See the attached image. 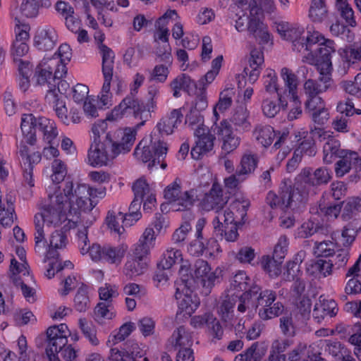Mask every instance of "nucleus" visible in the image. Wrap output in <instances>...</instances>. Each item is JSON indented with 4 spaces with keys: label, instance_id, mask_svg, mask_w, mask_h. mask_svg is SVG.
<instances>
[{
    "label": "nucleus",
    "instance_id": "nucleus-1",
    "mask_svg": "<svg viewBox=\"0 0 361 361\" xmlns=\"http://www.w3.org/2000/svg\"><path fill=\"white\" fill-rule=\"evenodd\" d=\"M254 299V307L258 310V315L263 320H269L278 317L283 312L284 307L281 302H275L276 293L270 289L262 290L259 286H254L250 291L240 295V303L237 310L244 313L249 307L250 300Z\"/></svg>",
    "mask_w": 361,
    "mask_h": 361
},
{
    "label": "nucleus",
    "instance_id": "nucleus-2",
    "mask_svg": "<svg viewBox=\"0 0 361 361\" xmlns=\"http://www.w3.org/2000/svg\"><path fill=\"white\" fill-rule=\"evenodd\" d=\"M48 200L49 202L42 207L41 212L35 216L36 245L42 241L44 244L47 243L45 239L44 226H46L47 228H55L66 220L65 214L63 213L65 201L63 194L61 192L49 194Z\"/></svg>",
    "mask_w": 361,
    "mask_h": 361
},
{
    "label": "nucleus",
    "instance_id": "nucleus-3",
    "mask_svg": "<svg viewBox=\"0 0 361 361\" xmlns=\"http://www.w3.org/2000/svg\"><path fill=\"white\" fill-rule=\"evenodd\" d=\"M159 92V88L155 85H150L147 90V102H144L138 99L131 93L130 96L124 98L118 106L112 110V115L116 117L123 116H133L141 121L137 124V128L144 126L147 121L151 118V113L157 106L155 97Z\"/></svg>",
    "mask_w": 361,
    "mask_h": 361
},
{
    "label": "nucleus",
    "instance_id": "nucleus-4",
    "mask_svg": "<svg viewBox=\"0 0 361 361\" xmlns=\"http://www.w3.org/2000/svg\"><path fill=\"white\" fill-rule=\"evenodd\" d=\"M334 41H327L321 45L319 54L316 60V66L319 72L318 78L324 85H319L315 80L309 79L304 84L305 94L310 97L318 96L322 92L326 91L331 83V54L335 52Z\"/></svg>",
    "mask_w": 361,
    "mask_h": 361
},
{
    "label": "nucleus",
    "instance_id": "nucleus-5",
    "mask_svg": "<svg viewBox=\"0 0 361 361\" xmlns=\"http://www.w3.org/2000/svg\"><path fill=\"white\" fill-rule=\"evenodd\" d=\"M138 128L136 125L134 128H126L114 131L111 135V145L106 147L98 166H106L120 154L129 152L135 142Z\"/></svg>",
    "mask_w": 361,
    "mask_h": 361
},
{
    "label": "nucleus",
    "instance_id": "nucleus-6",
    "mask_svg": "<svg viewBox=\"0 0 361 361\" xmlns=\"http://www.w3.org/2000/svg\"><path fill=\"white\" fill-rule=\"evenodd\" d=\"M112 113L106 116L104 120H99L94 123L92 127L93 141L88 151V161L90 165L97 166L99 165L100 157L106 149V147L110 146L111 135L113 132H106L108 124L106 121H113L118 118Z\"/></svg>",
    "mask_w": 361,
    "mask_h": 361
},
{
    "label": "nucleus",
    "instance_id": "nucleus-7",
    "mask_svg": "<svg viewBox=\"0 0 361 361\" xmlns=\"http://www.w3.org/2000/svg\"><path fill=\"white\" fill-rule=\"evenodd\" d=\"M63 196L64 203L68 202L69 212L78 214L80 210L91 211L97 204L90 201L89 186L85 184L74 183L71 180H66L63 188Z\"/></svg>",
    "mask_w": 361,
    "mask_h": 361
},
{
    "label": "nucleus",
    "instance_id": "nucleus-8",
    "mask_svg": "<svg viewBox=\"0 0 361 361\" xmlns=\"http://www.w3.org/2000/svg\"><path fill=\"white\" fill-rule=\"evenodd\" d=\"M267 203L272 208H281L282 209H294L299 207V203L302 200V196L299 192V188L295 185H287L283 181L279 189V194L276 195L269 191L267 195Z\"/></svg>",
    "mask_w": 361,
    "mask_h": 361
},
{
    "label": "nucleus",
    "instance_id": "nucleus-9",
    "mask_svg": "<svg viewBox=\"0 0 361 361\" xmlns=\"http://www.w3.org/2000/svg\"><path fill=\"white\" fill-rule=\"evenodd\" d=\"M142 141H141L136 147L134 155L142 162H149L147 167L152 169L154 166L160 164L161 168L164 169L166 168L167 164L164 161V159L167 154L168 147L166 142L159 140L152 142L147 146H141Z\"/></svg>",
    "mask_w": 361,
    "mask_h": 361
},
{
    "label": "nucleus",
    "instance_id": "nucleus-10",
    "mask_svg": "<svg viewBox=\"0 0 361 361\" xmlns=\"http://www.w3.org/2000/svg\"><path fill=\"white\" fill-rule=\"evenodd\" d=\"M331 173L326 167H319L313 171L311 168H304L295 178V186L299 192H308L312 188L328 184L331 180Z\"/></svg>",
    "mask_w": 361,
    "mask_h": 361
},
{
    "label": "nucleus",
    "instance_id": "nucleus-11",
    "mask_svg": "<svg viewBox=\"0 0 361 361\" xmlns=\"http://www.w3.org/2000/svg\"><path fill=\"white\" fill-rule=\"evenodd\" d=\"M98 48L102 56V70L104 79L102 92L108 93L113 78L115 54L112 49L105 44H99Z\"/></svg>",
    "mask_w": 361,
    "mask_h": 361
},
{
    "label": "nucleus",
    "instance_id": "nucleus-12",
    "mask_svg": "<svg viewBox=\"0 0 361 361\" xmlns=\"http://www.w3.org/2000/svg\"><path fill=\"white\" fill-rule=\"evenodd\" d=\"M194 268L195 276L200 279V283L202 286L205 294L209 293L218 278L216 272H210L211 268L208 262L201 259L195 261Z\"/></svg>",
    "mask_w": 361,
    "mask_h": 361
},
{
    "label": "nucleus",
    "instance_id": "nucleus-13",
    "mask_svg": "<svg viewBox=\"0 0 361 361\" xmlns=\"http://www.w3.org/2000/svg\"><path fill=\"white\" fill-rule=\"evenodd\" d=\"M155 240V231L152 228H147L135 245L131 257L138 259L148 262L147 256L149 254L150 249L154 246Z\"/></svg>",
    "mask_w": 361,
    "mask_h": 361
},
{
    "label": "nucleus",
    "instance_id": "nucleus-14",
    "mask_svg": "<svg viewBox=\"0 0 361 361\" xmlns=\"http://www.w3.org/2000/svg\"><path fill=\"white\" fill-rule=\"evenodd\" d=\"M227 200L223 196V190L217 183H214L209 191L205 194L202 199L203 208L207 211L222 209Z\"/></svg>",
    "mask_w": 361,
    "mask_h": 361
},
{
    "label": "nucleus",
    "instance_id": "nucleus-15",
    "mask_svg": "<svg viewBox=\"0 0 361 361\" xmlns=\"http://www.w3.org/2000/svg\"><path fill=\"white\" fill-rule=\"evenodd\" d=\"M338 158L340 159L336 162L334 169L336 176L338 178L349 173L353 166L361 165V158L355 152L348 151Z\"/></svg>",
    "mask_w": 361,
    "mask_h": 361
},
{
    "label": "nucleus",
    "instance_id": "nucleus-16",
    "mask_svg": "<svg viewBox=\"0 0 361 361\" xmlns=\"http://www.w3.org/2000/svg\"><path fill=\"white\" fill-rule=\"evenodd\" d=\"M249 35L254 37L260 44H265L271 39V35L267 25L257 18H252L247 22Z\"/></svg>",
    "mask_w": 361,
    "mask_h": 361
},
{
    "label": "nucleus",
    "instance_id": "nucleus-17",
    "mask_svg": "<svg viewBox=\"0 0 361 361\" xmlns=\"http://www.w3.org/2000/svg\"><path fill=\"white\" fill-rule=\"evenodd\" d=\"M38 126V118H35L32 114H25L22 116L20 128L25 139V142L30 145L36 142V130Z\"/></svg>",
    "mask_w": 361,
    "mask_h": 361
},
{
    "label": "nucleus",
    "instance_id": "nucleus-18",
    "mask_svg": "<svg viewBox=\"0 0 361 361\" xmlns=\"http://www.w3.org/2000/svg\"><path fill=\"white\" fill-rule=\"evenodd\" d=\"M249 206L250 202L248 200H243L240 201V200H236L231 207L232 209H237L238 210L241 207L240 211V221L237 220L238 217L235 216L233 210L231 209H226L224 212L223 225H231L234 224H240V225H243L245 223L243 219L247 215V211Z\"/></svg>",
    "mask_w": 361,
    "mask_h": 361
},
{
    "label": "nucleus",
    "instance_id": "nucleus-19",
    "mask_svg": "<svg viewBox=\"0 0 361 361\" xmlns=\"http://www.w3.org/2000/svg\"><path fill=\"white\" fill-rule=\"evenodd\" d=\"M35 46L39 50L52 49L56 42V32L52 29H39L35 36Z\"/></svg>",
    "mask_w": 361,
    "mask_h": 361
},
{
    "label": "nucleus",
    "instance_id": "nucleus-20",
    "mask_svg": "<svg viewBox=\"0 0 361 361\" xmlns=\"http://www.w3.org/2000/svg\"><path fill=\"white\" fill-rule=\"evenodd\" d=\"M264 63L263 52L258 49H253L250 52L249 66L244 68L243 73L249 76L250 82H255L260 73V66Z\"/></svg>",
    "mask_w": 361,
    "mask_h": 361
},
{
    "label": "nucleus",
    "instance_id": "nucleus-21",
    "mask_svg": "<svg viewBox=\"0 0 361 361\" xmlns=\"http://www.w3.org/2000/svg\"><path fill=\"white\" fill-rule=\"evenodd\" d=\"M170 87L173 90V96L178 98L180 97V90L190 94L193 89L197 88V83L189 75L182 73L171 82Z\"/></svg>",
    "mask_w": 361,
    "mask_h": 361
},
{
    "label": "nucleus",
    "instance_id": "nucleus-22",
    "mask_svg": "<svg viewBox=\"0 0 361 361\" xmlns=\"http://www.w3.org/2000/svg\"><path fill=\"white\" fill-rule=\"evenodd\" d=\"M183 114L180 109H173L169 115L163 117L157 123V128L159 133L170 135L173 129L181 122Z\"/></svg>",
    "mask_w": 361,
    "mask_h": 361
},
{
    "label": "nucleus",
    "instance_id": "nucleus-23",
    "mask_svg": "<svg viewBox=\"0 0 361 361\" xmlns=\"http://www.w3.org/2000/svg\"><path fill=\"white\" fill-rule=\"evenodd\" d=\"M237 302H238V304L240 303V296L235 295H226L219 307V314L221 319L228 324L233 325L234 319L233 308Z\"/></svg>",
    "mask_w": 361,
    "mask_h": 361
},
{
    "label": "nucleus",
    "instance_id": "nucleus-24",
    "mask_svg": "<svg viewBox=\"0 0 361 361\" xmlns=\"http://www.w3.org/2000/svg\"><path fill=\"white\" fill-rule=\"evenodd\" d=\"M214 232L216 236L223 238L224 236L226 241L234 242L238 237V228L241 226L240 224H234L231 225H223L216 217L213 221Z\"/></svg>",
    "mask_w": 361,
    "mask_h": 361
},
{
    "label": "nucleus",
    "instance_id": "nucleus-25",
    "mask_svg": "<svg viewBox=\"0 0 361 361\" xmlns=\"http://www.w3.org/2000/svg\"><path fill=\"white\" fill-rule=\"evenodd\" d=\"M148 262L138 259L130 256L127 259L124 269V274L130 279L143 274L147 269Z\"/></svg>",
    "mask_w": 361,
    "mask_h": 361
},
{
    "label": "nucleus",
    "instance_id": "nucleus-26",
    "mask_svg": "<svg viewBox=\"0 0 361 361\" xmlns=\"http://www.w3.org/2000/svg\"><path fill=\"white\" fill-rule=\"evenodd\" d=\"M248 117L249 112L246 107L240 105L235 109L230 121L235 126L236 130L245 131L249 130L250 128Z\"/></svg>",
    "mask_w": 361,
    "mask_h": 361
},
{
    "label": "nucleus",
    "instance_id": "nucleus-27",
    "mask_svg": "<svg viewBox=\"0 0 361 361\" xmlns=\"http://www.w3.org/2000/svg\"><path fill=\"white\" fill-rule=\"evenodd\" d=\"M198 200L197 191L195 189L182 192L176 204L173 206L176 211L190 210Z\"/></svg>",
    "mask_w": 361,
    "mask_h": 361
},
{
    "label": "nucleus",
    "instance_id": "nucleus-28",
    "mask_svg": "<svg viewBox=\"0 0 361 361\" xmlns=\"http://www.w3.org/2000/svg\"><path fill=\"white\" fill-rule=\"evenodd\" d=\"M214 136H206L196 139L195 145L191 149V156L193 159L198 160L201 157L211 151L214 147Z\"/></svg>",
    "mask_w": 361,
    "mask_h": 361
},
{
    "label": "nucleus",
    "instance_id": "nucleus-29",
    "mask_svg": "<svg viewBox=\"0 0 361 361\" xmlns=\"http://www.w3.org/2000/svg\"><path fill=\"white\" fill-rule=\"evenodd\" d=\"M171 339L175 350H177L178 348H179V349L190 348L192 344L191 334L186 331L185 327L183 326H179L173 331Z\"/></svg>",
    "mask_w": 361,
    "mask_h": 361
},
{
    "label": "nucleus",
    "instance_id": "nucleus-30",
    "mask_svg": "<svg viewBox=\"0 0 361 361\" xmlns=\"http://www.w3.org/2000/svg\"><path fill=\"white\" fill-rule=\"evenodd\" d=\"M254 134L257 141L265 147L271 145L276 136V133L271 126L262 124L256 126Z\"/></svg>",
    "mask_w": 361,
    "mask_h": 361
},
{
    "label": "nucleus",
    "instance_id": "nucleus-31",
    "mask_svg": "<svg viewBox=\"0 0 361 361\" xmlns=\"http://www.w3.org/2000/svg\"><path fill=\"white\" fill-rule=\"evenodd\" d=\"M258 164V158L255 154H245L243 156L239 166L236 169V174L241 177L254 172Z\"/></svg>",
    "mask_w": 361,
    "mask_h": 361
},
{
    "label": "nucleus",
    "instance_id": "nucleus-32",
    "mask_svg": "<svg viewBox=\"0 0 361 361\" xmlns=\"http://www.w3.org/2000/svg\"><path fill=\"white\" fill-rule=\"evenodd\" d=\"M281 75L288 88V95L291 96L293 101L296 103L298 100V97L296 94L298 87L297 76L287 68L281 69Z\"/></svg>",
    "mask_w": 361,
    "mask_h": 361
},
{
    "label": "nucleus",
    "instance_id": "nucleus-33",
    "mask_svg": "<svg viewBox=\"0 0 361 361\" xmlns=\"http://www.w3.org/2000/svg\"><path fill=\"white\" fill-rule=\"evenodd\" d=\"M37 129L42 132L44 139L50 143L58 135L54 121L45 117L38 118Z\"/></svg>",
    "mask_w": 361,
    "mask_h": 361
},
{
    "label": "nucleus",
    "instance_id": "nucleus-34",
    "mask_svg": "<svg viewBox=\"0 0 361 361\" xmlns=\"http://www.w3.org/2000/svg\"><path fill=\"white\" fill-rule=\"evenodd\" d=\"M142 202L141 199L134 197L129 207V214L123 215L122 212H118V215L120 216V219H122L123 223L129 225L132 224L133 221H137L139 220L142 216L140 209Z\"/></svg>",
    "mask_w": 361,
    "mask_h": 361
},
{
    "label": "nucleus",
    "instance_id": "nucleus-35",
    "mask_svg": "<svg viewBox=\"0 0 361 361\" xmlns=\"http://www.w3.org/2000/svg\"><path fill=\"white\" fill-rule=\"evenodd\" d=\"M281 263L270 255H263L260 259V265L271 278L278 276L281 272Z\"/></svg>",
    "mask_w": 361,
    "mask_h": 361
},
{
    "label": "nucleus",
    "instance_id": "nucleus-36",
    "mask_svg": "<svg viewBox=\"0 0 361 361\" xmlns=\"http://www.w3.org/2000/svg\"><path fill=\"white\" fill-rule=\"evenodd\" d=\"M74 307L80 312H84L90 307V300L87 294V286L82 284L78 289L74 298Z\"/></svg>",
    "mask_w": 361,
    "mask_h": 361
},
{
    "label": "nucleus",
    "instance_id": "nucleus-37",
    "mask_svg": "<svg viewBox=\"0 0 361 361\" xmlns=\"http://www.w3.org/2000/svg\"><path fill=\"white\" fill-rule=\"evenodd\" d=\"M251 279L246 275L245 272L239 271L233 276L231 282V286L233 290L247 293L255 286L251 284Z\"/></svg>",
    "mask_w": 361,
    "mask_h": 361
},
{
    "label": "nucleus",
    "instance_id": "nucleus-38",
    "mask_svg": "<svg viewBox=\"0 0 361 361\" xmlns=\"http://www.w3.org/2000/svg\"><path fill=\"white\" fill-rule=\"evenodd\" d=\"M310 17L314 22H322L327 17V8L324 0H312Z\"/></svg>",
    "mask_w": 361,
    "mask_h": 361
},
{
    "label": "nucleus",
    "instance_id": "nucleus-39",
    "mask_svg": "<svg viewBox=\"0 0 361 361\" xmlns=\"http://www.w3.org/2000/svg\"><path fill=\"white\" fill-rule=\"evenodd\" d=\"M341 56L343 61V68L345 72H346V69H348L351 65L361 60V47L357 49L351 47L345 49L341 53Z\"/></svg>",
    "mask_w": 361,
    "mask_h": 361
},
{
    "label": "nucleus",
    "instance_id": "nucleus-40",
    "mask_svg": "<svg viewBox=\"0 0 361 361\" xmlns=\"http://www.w3.org/2000/svg\"><path fill=\"white\" fill-rule=\"evenodd\" d=\"M78 323L80 329L89 342L93 345H99V341L97 337V330L93 324L89 322L85 318H80Z\"/></svg>",
    "mask_w": 361,
    "mask_h": 361
},
{
    "label": "nucleus",
    "instance_id": "nucleus-41",
    "mask_svg": "<svg viewBox=\"0 0 361 361\" xmlns=\"http://www.w3.org/2000/svg\"><path fill=\"white\" fill-rule=\"evenodd\" d=\"M126 249L123 247H104L103 259L111 264H120Z\"/></svg>",
    "mask_w": 361,
    "mask_h": 361
},
{
    "label": "nucleus",
    "instance_id": "nucleus-42",
    "mask_svg": "<svg viewBox=\"0 0 361 361\" xmlns=\"http://www.w3.org/2000/svg\"><path fill=\"white\" fill-rule=\"evenodd\" d=\"M182 254L178 250L171 249L167 250L164 255V258L157 264L158 267H161L163 269H169L174 264L182 262Z\"/></svg>",
    "mask_w": 361,
    "mask_h": 361
},
{
    "label": "nucleus",
    "instance_id": "nucleus-43",
    "mask_svg": "<svg viewBox=\"0 0 361 361\" xmlns=\"http://www.w3.org/2000/svg\"><path fill=\"white\" fill-rule=\"evenodd\" d=\"M155 54L159 62H163L168 65L172 64L171 47L169 42H157Z\"/></svg>",
    "mask_w": 361,
    "mask_h": 361
},
{
    "label": "nucleus",
    "instance_id": "nucleus-44",
    "mask_svg": "<svg viewBox=\"0 0 361 361\" xmlns=\"http://www.w3.org/2000/svg\"><path fill=\"white\" fill-rule=\"evenodd\" d=\"M300 34V32L296 30H288L284 31L283 36L284 38L292 40L293 50L301 51L302 49H304L305 50L309 51L310 49L306 43L305 37H300L298 38V36Z\"/></svg>",
    "mask_w": 361,
    "mask_h": 361
},
{
    "label": "nucleus",
    "instance_id": "nucleus-45",
    "mask_svg": "<svg viewBox=\"0 0 361 361\" xmlns=\"http://www.w3.org/2000/svg\"><path fill=\"white\" fill-rule=\"evenodd\" d=\"M234 94L233 88H226L220 93L219 99L214 109V114L217 116L216 108L219 111H224L228 109L232 104V97Z\"/></svg>",
    "mask_w": 361,
    "mask_h": 361
},
{
    "label": "nucleus",
    "instance_id": "nucleus-46",
    "mask_svg": "<svg viewBox=\"0 0 361 361\" xmlns=\"http://www.w3.org/2000/svg\"><path fill=\"white\" fill-rule=\"evenodd\" d=\"M200 305L199 299L195 296L192 298V295H184L183 299L179 303V308L185 312L186 314L191 315L197 309Z\"/></svg>",
    "mask_w": 361,
    "mask_h": 361
},
{
    "label": "nucleus",
    "instance_id": "nucleus-47",
    "mask_svg": "<svg viewBox=\"0 0 361 361\" xmlns=\"http://www.w3.org/2000/svg\"><path fill=\"white\" fill-rule=\"evenodd\" d=\"M171 65L164 63V64L156 65L153 70L150 72L149 80H156L159 82H164L169 75V68Z\"/></svg>",
    "mask_w": 361,
    "mask_h": 361
},
{
    "label": "nucleus",
    "instance_id": "nucleus-48",
    "mask_svg": "<svg viewBox=\"0 0 361 361\" xmlns=\"http://www.w3.org/2000/svg\"><path fill=\"white\" fill-rule=\"evenodd\" d=\"M360 227L357 226V223L352 221L348 223L342 231V238L345 240L344 246L350 245L355 239L358 231Z\"/></svg>",
    "mask_w": 361,
    "mask_h": 361
},
{
    "label": "nucleus",
    "instance_id": "nucleus-49",
    "mask_svg": "<svg viewBox=\"0 0 361 361\" xmlns=\"http://www.w3.org/2000/svg\"><path fill=\"white\" fill-rule=\"evenodd\" d=\"M132 190L134 192V197L141 199L142 201H143L145 195L148 196L150 193H152L146 180L142 178L133 183Z\"/></svg>",
    "mask_w": 361,
    "mask_h": 361
},
{
    "label": "nucleus",
    "instance_id": "nucleus-50",
    "mask_svg": "<svg viewBox=\"0 0 361 361\" xmlns=\"http://www.w3.org/2000/svg\"><path fill=\"white\" fill-rule=\"evenodd\" d=\"M178 179L171 185H168L164 190V197L173 206L178 198L181 194V186L180 183L177 182Z\"/></svg>",
    "mask_w": 361,
    "mask_h": 361
},
{
    "label": "nucleus",
    "instance_id": "nucleus-51",
    "mask_svg": "<svg viewBox=\"0 0 361 361\" xmlns=\"http://www.w3.org/2000/svg\"><path fill=\"white\" fill-rule=\"evenodd\" d=\"M348 251L345 250H340L338 253H334L331 259L329 260L332 269H339L344 267L348 261Z\"/></svg>",
    "mask_w": 361,
    "mask_h": 361
},
{
    "label": "nucleus",
    "instance_id": "nucleus-52",
    "mask_svg": "<svg viewBox=\"0 0 361 361\" xmlns=\"http://www.w3.org/2000/svg\"><path fill=\"white\" fill-rule=\"evenodd\" d=\"M39 7V0H23L21 4L20 11L22 14L27 18H33L37 15Z\"/></svg>",
    "mask_w": 361,
    "mask_h": 361
},
{
    "label": "nucleus",
    "instance_id": "nucleus-53",
    "mask_svg": "<svg viewBox=\"0 0 361 361\" xmlns=\"http://www.w3.org/2000/svg\"><path fill=\"white\" fill-rule=\"evenodd\" d=\"M47 341L46 354H57L66 347L68 339L66 336H62Z\"/></svg>",
    "mask_w": 361,
    "mask_h": 361
},
{
    "label": "nucleus",
    "instance_id": "nucleus-54",
    "mask_svg": "<svg viewBox=\"0 0 361 361\" xmlns=\"http://www.w3.org/2000/svg\"><path fill=\"white\" fill-rule=\"evenodd\" d=\"M214 321V316L208 312L202 315H196L190 319V325L195 329H201L207 326Z\"/></svg>",
    "mask_w": 361,
    "mask_h": 361
},
{
    "label": "nucleus",
    "instance_id": "nucleus-55",
    "mask_svg": "<svg viewBox=\"0 0 361 361\" xmlns=\"http://www.w3.org/2000/svg\"><path fill=\"white\" fill-rule=\"evenodd\" d=\"M287 238L285 235L281 236L279 239L277 244L274 247L273 255L271 257H273L274 259L283 264V259L287 253Z\"/></svg>",
    "mask_w": 361,
    "mask_h": 361
},
{
    "label": "nucleus",
    "instance_id": "nucleus-56",
    "mask_svg": "<svg viewBox=\"0 0 361 361\" xmlns=\"http://www.w3.org/2000/svg\"><path fill=\"white\" fill-rule=\"evenodd\" d=\"M267 350V346L263 343L255 342L247 349L248 357L254 361H260L264 356Z\"/></svg>",
    "mask_w": 361,
    "mask_h": 361
},
{
    "label": "nucleus",
    "instance_id": "nucleus-57",
    "mask_svg": "<svg viewBox=\"0 0 361 361\" xmlns=\"http://www.w3.org/2000/svg\"><path fill=\"white\" fill-rule=\"evenodd\" d=\"M67 237L63 229L56 230L51 235L49 247L55 249H61L66 245Z\"/></svg>",
    "mask_w": 361,
    "mask_h": 361
},
{
    "label": "nucleus",
    "instance_id": "nucleus-58",
    "mask_svg": "<svg viewBox=\"0 0 361 361\" xmlns=\"http://www.w3.org/2000/svg\"><path fill=\"white\" fill-rule=\"evenodd\" d=\"M52 71L46 70L42 68L41 66L39 65L35 68V78H36L37 83L38 85H44L48 83L49 87H54L56 85L51 84L49 80L51 79Z\"/></svg>",
    "mask_w": 361,
    "mask_h": 361
},
{
    "label": "nucleus",
    "instance_id": "nucleus-59",
    "mask_svg": "<svg viewBox=\"0 0 361 361\" xmlns=\"http://www.w3.org/2000/svg\"><path fill=\"white\" fill-rule=\"evenodd\" d=\"M93 317L97 322L102 323L104 319H112L113 313L109 312L106 303L99 302L94 307Z\"/></svg>",
    "mask_w": 361,
    "mask_h": 361
},
{
    "label": "nucleus",
    "instance_id": "nucleus-60",
    "mask_svg": "<svg viewBox=\"0 0 361 361\" xmlns=\"http://www.w3.org/2000/svg\"><path fill=\"white\" fill-rule=\"evenodd\" d=\"M341 208L343 207L342 218L344 220H348L351 218L352 214L354 211L358 210L360 205V200L358 199H350L346 201H341Z\"/></svg>",
    "mask_w": 361,
    "mask_h": 361
},
{
    "label": "nucleus",
    "instance_id": "nucleus-61",
    "mask_svg": "<svg viewBox=\"0 0 361 361\" xmlns=\"http://www.w3.org/2000/svg\"><path fill=\"white\" fill-rule=\"evenodd\" d=\"M340 146L341 144L338 140L331 139L324 144L323 147V152L334 154L336 155V157H343V155L348 151L341 149Z\"/></svg>",
    "mask_w": 361,
    "mask_h": 361
},
{
    "label": "nucleus",
    "instance_id": "nucleus-62",
    "mask_svg": "<svg viewBox=\"0 0 361 361\" xmlns=\"http://www.w3.org/2000/svg\"><path fill=\"white\" fill-rule=\"evenodd\" d=\"M326 350L334 357L341 358L345 354V350L341 343L338 341H326Z\"/></svg>",
    "mask_w": 361,
    "mask_h": 361
},
{
    "label": "nucleus",
    "instance_id": "nucleus-63",
    "mask_svg": "<svg viewBox=\"0 0 361 361\" xmlns=\"http://www.w3.org/2000/svg\"><path fill=\"white\" fill-rule=\"evenodd\" d=\"M334 243L331 241H322L315 243L314 254L317 257H330L334 253Z\"/></svg>",
    "mask_w": 361,
    "mask_h": 361
},
{
    "label": "nucleus",
    "instance_id": "nucleus-64",
    "mask_svg": "<svg viewBox=\"0 0 361 361\" xmlns=\"http://www.w3.org/2000/svg\"><path fill=\"white\" fill-rule=\"evenodd\" d=\"M111 359L112 361H136L133 352L119 350L116 348L111 350Z\"/></svg>",
    "mask_w": 361,
    "mask_h": 361
}]
</instances>
